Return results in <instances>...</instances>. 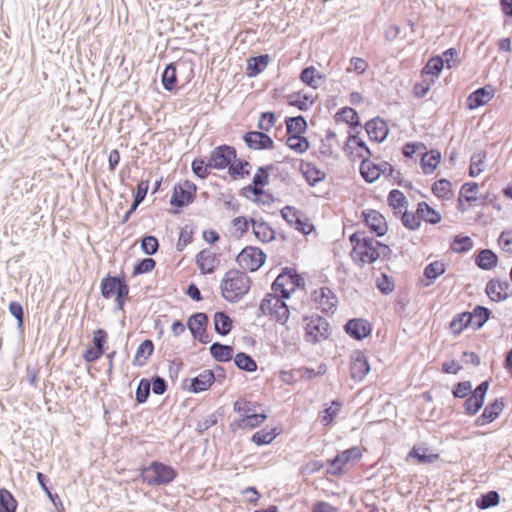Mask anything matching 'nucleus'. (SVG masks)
I'll return each instance as SVG.
<instances>
[{
  "instance_id": "nucleus-1",
  "label": "nucleus",
  "mask_w": 512,
  "mask_h": 512,
  "mask_svg": "<svg viewBox=\"0 0 512 512\" xmlns=\"http://www.w3.org/2000/svg\"><path fill=\"white\" fill-rule=\"evenodd\" d=\"M251 283V278L244 271L230 269L221 280V295L226 301L236 303L249 292Z\"/></svg>"
},
{
  "instance_id": "nucleus-2",
  "label": "nucleus",
  "mask_w": 512,
  "mask_h": 512,
  "mask_svg": "<svg viewBox=\"0 0 512 512\" xmlns=\"http://www.w3.org/2000/svg\"><path fill=\"white\" fill-rule=\"evenodd\" d=\"M139 477L148 486H166L178 477V471L169 464L153 460L140 468Z\"/></svg>"
},
{
  "instance_id": "nucleus-3",
  "label": "nucleus",
  "mask_w": 512,
  "mask_h": 512,
  "mask_svg": "<svg viewBox=\"0 0 512 512\" xmlns=\"http://www.w3.org/2000/svg\"><path fill=\"white\" fill-rule=\"evenodd\" d=\"M303 321L305 322L304 339L308 343L316 345L330 337L331 327L323 316L319 314L304 316Z\"/></svg>"
},
{
  "instance_id": "nucleus-4",
  "label": "nucleus",
  "mask_w": 512,
  "mask_h": 512,
  "mask_svg": "<svg viewBox=\"0 0 512 512\" xmlns=\"http://www.w3.org/2000/svg\"><path fill=\"white\" fill-rule=\"evenodd\" d=\"M197 186L190 180L174 185L170 198L172 213L179 214L184 207L192 204L196 199Z\"/></svg>"
},
{
  "instance_id": "nucleus-5",
  "label": "nucleus",
  "mask_w": 512,
  "mask_h": 512,
  "mask_svg": "<svg viewBox=\"0 0 512 512\" xmlns=\"http://www.w3.org/2000/svg\"><path fill=\"white\" fill-rule=\"evenodd\" d=\"M129 292L130 286L124 271L117 275L108 273L100 281V294L104 299H111L117 295Z\"/></svg>"
},
{
  "instance_id": "nucleus-6",
  "label": "nucleus",
  "mask_w": 512,
  "mask_h": 512,
  "mask_svg": "<svg viewBox=\"0 0 512 512\" xmlns=\"http://www.w3.org/2000/svg\"><path fill=\"white\" fill-rule=\"evenodd\" d=\"M362 457V451L358 446H353L343 451H338L337 454L327 460L329 468L326 470L327 474L335 477H340L344 474V466L351 461H358Z\"/></svg>"
},
{
  "instance_id": "nucleus-7",
  "label": "nucleus",
  "mask_w": 512,
  "mask_h": 512,
  "mask_svg": "<svg viewBox=\"0 0 512 512\" xmlns=\"http://www.w3.org/2000/svg\"><path fill=\"white\" fill-rule=\"evenodd\" d=\"M266 258L265 252L259 247L246 246L237 255L236 262L244 271L254 272L264 265Z\"/></svg>"
},
{
  "instance_id": "nucleus-8",
  "label": "nucleus",
  "mask_w": 512,
  "mask_h": 512,
  "mask_svg": "<svg viewBox=\"0 0 512 512\" xmlns=\"http://www.w3.org/2000/svg\"><path fill=\"white\" fill-rule=\"evenodd\" d=\"M372 237L363 238L361 244H358L355 249H352L350 256L354 262L359 266L365 263H374L380 258V252L377 248L376 242Z\"/></svg>"
},
{
  "instance_id": "nucleus-9",
  "label": "nucleus",
  "mask_w": 512,
  "mask_h": 512,
  "mask_svg": "<svg viewBox=\"0 0 512 512\" xmlns=\"http://www.w3.org/2000/svg\"><path fill=\"white\" fill-rule=\"evenodd\" d=\"M394 172L395 168L387 161L376 164L369 158L362 160L360 164L361 176L367 183H374L381 175L392 176Z\"/></svg>"
},
{
  "instance_id": "nucleus-10",
  "label": "nucleus",
  "mask_w": 512,
  "mask_h": 512,
  "mask_svg": "<svg viewBox=\"0 0 512 512\" xmlns=\"http://www.w3.org/2000/svg\"><path fill=\"white\" fill-rule=\"evenodd\" d=\"M236 148L228 144H221L214 147L209 155L210 167L216 170L228 169L236 156Z\"/></svg>"
},
{
  "instance_id": "nucleus-11",
  "label": "nucleus",
  "mask_w": 512,
  "mask_h": 512,
  "mask_svg": "<svg viewBox=\"0 0 512 512\" xmlns=\"http://www.w3.org/2000/svg\"><path fill=\"white\" fill-rule=\"evenodd\" d=\"M361 220L369 231L377 237H383L388 231V224L382 213L375 209H365L361 212Z\"/></svg>"
},
{
  "instance_id": "nucleus-12",
  "label": "nucleus",
  "mask_w": 512,
  "mask_h": 512,
  "mask_svg": "<svg viewBox=\"0 0 512 512\" xmlns=\"http://www.w3.org/2000/svg\"><path fill=\"white\" fill-rule=\"evenodd\" d=\"M280 214L287 224L298 232L308 235L312 231L313 226L307 229L308 219L301 210L293 206L286 205L280 210Z\"/></svg>"
},
{
  "instance_id": "nucleus-13",
  "label": "nucleus",
  "mask_w": 512,
  "mask_h": 512,
  "mask_svg": "<svg viewBox=\"0 0 512 512\" xmlns=\"http://www.w3.org/2000/svg\"><path fill=\"white\" fill-rule=\"evenodd\" d=\"M371 366L366 354L355 350L350 356V376L355 382H361L370 372Z\"/></svg>"
},
{
  "instance_id": "nucleus-14",
  "label": "nucleus",
  "mask_w": 512,
  "mask_h": 512,
  "mask_svg": "<svg viewBox=\"0 0 512 512\" xmlns=\"http://www.w3.org/2000/svg\"><path fill=\"white\" fill-rule=\"evenodd\" d=\"M344 332L356 341H362L372 333V324L364 318L349 319L343 326Z\"/></svg>"
},
{
  "instance_id": "nucleus-15",
  "label": "nucleus",
  "mask_w": 512,
  "mask_h": 512,
  "mask_svg": "<svg viewBox=\"0 0 512 512\" xmlns=\"http://www.w3.org/2000/svg\"><path fill=\"white\" fill-rule=\"evenodd\" d=\"M485 293L494 302H502L512 296V285L507 280L492 278L486 283Z\"/></svg>"
},
{
  "instance_id": "nucleus-16",
  "label": "nucleus",
  "mask_w": 512,
  "mask_h": 512,
  "mask_svg": "<svg viewBox=\"0 0 512 512\" xmlns=\"http://www.w3.org/2000/svg\"><path fill=\"white\" fill-rule=\"evenodd\" d=\"M245 145L252 150H268L274 147V141L265 131L250 130L243 134Z\"/></svg>"
},
{
  "instance_id": "nucleus-17",
  "label": "nucleus",
  "mask_w": 512,
  "mask_h": 512,
  "mask_svg": "<svg viewBox=\"0 0 512 512\" xmlns=\"http://www.w3.org/2000/svg\"><path fill=\"white\" fill-rule=\"evenodd\" d=\"M364 129L368 134L369 140L376 143L384 142L390 131L387 121L380 116L368 120L364 125Z\"/></svg>"
},
{
  "instance_id": "nucleus-18",
  "label": "nucleus",
  "mask_w": 512,
  "mask_h": 512,
  "mask_svg": "<svg viewBox=\"0 0 512 512\" xmlns=\"http://www.w3.org/2000/svg\"><path fill=\"white\" fill-rule=\"evenodd\" d=\"M268 418V415L265 411L262 412H254L252 414H243L240 415L238 419L233 420L229 424V429L231 432L235 433L237 430L244 429H254L259 427L262 423H264Z\"/></svg>"
},
{
  "instance_id": "nucleus-19",
  "label": "nucleus",
  "mask_w": 512,
  "mask_h": 512,
  "mask_svg": "<svg viewBox=\"0 0 512 512\" xmlns=\"http://www.w3.org/2000/svg\"><path fill=\"white\" fill-rule=\"evenodd\" d=\"M214 383V378L210 371L203 370L199 375L193 378L183 380L182 389L190 393H201L208 390Z\"/></svg>"
},
{
  "instance_id": "nucleus-20",
  "label": "nucleus",
  "mask_w": 512,
  "mask_h": 512,
  "mask_svg": "<svg viewBox=\"0 0 512 512\" xmlns=\"http://www.w3.org/2000/svg\"><path fill=\"white\" fill-rule=\"evenodd\" d=\"M505 407L504 398H495L490 401L483 409L482 413L476 418L477 427L485 426L496 420Z\"/></svg>"
},
{
  "instance_id": "nucleus-21",
  "label": "nucleus",
  "mask_w": 512,
  "mask_h": 512,
  "mask_svg": "<svg viewBox=\"0 0 512 512\" xmlns=\"http://www.w3.org/2000/svg\"><path fill=\"white\" fill-rule=\"evenodd\" d=\"M495 90L491 85L479 87L471 92L465 101L468 110H475L487 104L494 97Z\"/></svg>"
},
{
  "instance_id": "nucleus-22",
  "label": "nucleus",
  "mask_w": 512,
  "mask_h": 512,
  "mask_svg": "<svg viewBox=\"0 0 512 512\" xmlns=\"http://www.w3.org/2000/svg\"><path fill=\"white\" fill-rule=\"evenodd\" d=\"M315 301L325 314H334L338 304V298L329 287H321L313 292Z\"/></svg>"
},
{
  "instance_id": "nucleus-23",
  "label": "nucleus",
  "mask_w": 512,
  "mask_h": 512,
  "mask_svg": "<svg viewBox=\"0 0 512 512\" xmlns=\"http://www.w3.org/2000/svg\"><path fill=\"white\" fill-rule=\"evenodd\" d=\"M286 299L275 295V299L270 304L269 316L278 324L286 325L290 317V308L285 302ZM285 330L289 331V327L285 326Z\"/></svg>"
},
{
  "instance_id": "nucleus-24",
  "label": "nucleus",
  "mask_w": 512,
  "mask_h": 512,
  "mask_svg": "<svg viewBox=\"0 0 512 512\" xmlns=\"http://www.w3.org/2000/svg\"><path fill=\"white\" fill-rule=\"evenodd\" d=\"M195 264L199 268L201 274H212L215 272L219 260L217 255L209 249H202L195 257Z\"/></svg>"
},
{
  "instance_id": "nucleus-25",
  "label": "nucleus",
  "mask_w": 512,
  "mask_h": 512,
  "mask_svg": "<svg viewBox=\"0 0 512 512\" xmlns=\"http://www.w3.org/2000/svg\"><path fill=\"white\" fill-rule=\"evenodd\" d=\"M252 232L255 238L263 243H269L276 239L275 229L265 220L250 218Z\"/></svg>"
},
{
  "instance_id": "nucleus-26",
  "label": "nucleus",
  "mask_w": 512,
  "mask_h": 512,
  "mask_svg": "<svg viewBox=\"0 0 512 512\" xmlns=\"http://www.w3.org/2000/svg\"><path fill=\"white\" fill-rule=\"evenodd\" d=\"M498 255L489 248L479 249L475 254V265L484 271H490L498 265Z\"/></svg>"
},
{
  "instance_id": "nucleus-27",
  "label": "nucleus",
  "mask_w": 512,
  "mask_h": 512,
  "mask_svg": "<svg viewBox=\"0 0 512 512\" xmlns=\"http://www.w3.org/2000/svg\"><path fill=\"white\" fill-rule=\"evenodd\" d=\"M335 122H343L349 126V131L353 132L361 126V120L358 112L349 106L340 108L334 115Z\"/></svg>"
},
{
  "instance_id": "nucleus-28",
  "label": "nucleus",
  "mask_w": 512,
  "mask_h": 512,
  "mask_svg": "<svg viewBox=\"0 0 512 512\" xmlns=\"http://www.w3.org/2000/svg\"><path fill=\"white\" fill-rule=\"evenodd\" d=\"M289 106L296 107L300 111H308L315 103L313 96L303 90L292 92L286 96Z\"/></svg>"
},
{
  "instance_id": "nucleus-29",
  "label": "nucleus",
  "mask_w": 512,
  "mask_h": 512,
  "mask_svg": "<svg viewBox=\"0 0 512 512\" xmlns=\"http://www.w3.org/2000/svg\"><path fill=\"white\" fill-rule=\"evenodd\" d=\"M209 324V317L204 312H195L187 318L186 326L192 338H198L199 333L205 332Z\"/></svg>"
},
{
  "instance_id": "nucleus-30",
  "label": "nucleus",
  "mask_w": 512,
  "mask_h": 512,
  "mask_svg": "<svg viewBox=\"0 0 512 512\" xmlns=\"http://www.w3.org/2000/svg\"><path fill=\"white\" fill-rule=\"evenodd\" d=\"M446 271V264L443 261L436 260L427 264L423 270L424 279L421 280L424 287H429L436 279Z\"/></svg>"
},
{
  "instance_id": "nucleus-31",
  "label": "nucleus",
  "mask_w": 512,
  "mask_h": 512,
  "mask_svg": "<svg viewBox=\"0 0 512 512\" xmlns=\"http://www.w3.org/2000/svg\"><path fill=\"white\" fill-rule=\"evenodd\" d=\"M270 60L271 58L269 54H259L249 57L247 59L245 74L250 78L258 76L265 70Z\"/></svg>"
},
{
  "instance_id": "nucleus-32",
  "label": "nucleus",
  "mask_w": 512,
  "mask_h": 512,
  "mask_svg": "<svg viewBox=\"0 0 512 512\" xmlns=\"http://www.w3.org/2000/svg\"><path fill=\"white\" fill-rule=\"evenodd\" d=\"M300 172L311 187H315L318 183L326 179V173L310 162H303L300 167Z\"/></svg>"
},
{
  "instance_id": "nucleus-33",
  "label": "nucleus",
  "mask_w": 512,
  "mask_h": 512,
  "mask_svg": "<svg viewBox=\"0 0 512 512\" xmlns=\"http://www.w3.org/2000/svg\"><path fill=\"white\" fill-rule=\"evenodd\" d=\"M342 407V402L339 399H334L330 405L324 404V408L318 414V420L324 427L331 426L336 417L338 416Z\"/></svg>"
},
{
  "instance_id": "nucleus-34",
  "label": "nucleus",
  "mask_w": 512,
  "mask_h": 512,
  "mask_svg": "<svg viewBox=\"0 0 512 512\" xmlns=\"http://www.w3.org/2000/svg\"><path fill=\"white\" fill-rule=\"evenodd\" d=\"M324 78L325 76L320 73L313 65L304 67L299 75L300 81L313 89L319 88V81L324 80Z\"/></svg>"
},
{
  "instance_id": "nucleus-35",
  "label": "nucleus",
  "mask_w": 512,
  "mask_h": 512,
  "mask_svg": "<svg viewBox=\"0 0 512 512\" xmlns=\"http://www.w3.org/2000/svg\"><path fill=\"white\" fill-rule=\"evenodd\" d=\"M471 317V324L473 330L481 329L492 316V311L482 305H476L472 311H468Z\"/></svg>"
},
{
  "instance_id": "nucleus-36",
  "label": "nucleus",
  "mask_w": 512,
  "mask_h": 512,
  "mask_svg": "<svg viewBox=\"0 0 512 512\" xmlns=\"http://www.w3.org/2000/svg\"><path fill=\"white\" fill-rule=\"evenodd\" d=\"M214 330L220 336L228 335L233 329V319L224 311H217L213 316Z\"/></svg>"
},
{
  "instance_id": "nucleus-37",
  "label": "nucleus",
  "mask_w": 512,
  "mask_h": 512,
  "mask_svg": "<svg viewBox=\"0 0 512 512\" xmlns=\"http://www.w3.org/2000/svg\"><path fill=\"white\" fill-rule=\"evenodd\" d=\"M211 357L217 362H229L233 358V346L214 342L209 347Z\"/></svg>"
},
{
  "instance_id": "nucleus-38",
  "label": "nucleus",
  "mask_w": 512,
  "mask_h": 512,
  "mask_svg": "<svg viewBox=\"0 0 512 512\" xmlns=\"http://www.w3.org/2000/svg\"><path fill=\"white\" fill-rule=\"evenodd\" d=\"M441 162V152L438 149H431L426 152L420 160V166L425 175H430Z\"/></svg>"
},
{
  "instance_id": "nucleus-39",
  "label": "nucleus",
  "mask_w": 512,
  "mask_h": 512,
  "mask_svg": "<svg viewBox=\"0 0 512 512\" xmlns=\"http://www.w3.org/2000/svg\"><path fill=\"white\" fill-rule=\"evenodd\" d=\"M155 349L154 342L151 339L143 340L136 349L133 359L134 366H143L151 357Z\"/></svg>"
},
{
  "instance_id": "nucleus-40",
  "label": "nucleus",
  "mask_w": 512,
  "mask_h": 512,
  "mask_svg": "<svg viewBox=\"0 0 512 512\" xmlns=\"http://www.w3.org/2000/svg\"><path fill=\"white\" fill-rule=\"evenodd\" d=\"M281 433V430L277 427L273 428H263L261 430L256 431L252 437L251 441L257 446H264L272 443Z\"/></svg>"
},
{
  "instance_id": "nucleus-41",
  "label": "nucleus",
  "mask_w": 512,
  "mask_h": 512,
  "mask_svg": "<svg viewBox=\"0 0 512 512\" xmlns=\"http://www.w3.org/2000/svg\"><path fill=\"white\" fill-rule=\"evenodd\" d=\"M285 125L287 135L305 134L308 130V123L303 115L286 117Z\"/></svg>"
},
{
  "instance_id": "nucleus-42",
  "label": "nucleus",
  "mask_w": 512,
  "mask_h": 512,
  "mask_svg": "<svg viewBox=\"0 0 512 512\" xmlns=\"http://www.w3.org/2000/svg\"><path fill=\"white\" fill-rule=\"evenodd\" d=\"M36 478L40 487L45 491L46 495L48 496L49 500L51 501L57 512H64V506L62 504L60 496L57 493H53L52 488L48 486L49 478L41 472H37Z\"/></svg>"
},
{
  "instance_id": "nucleus-43",
  "label": "nucleus",
  "mask_w": 512,
  "mask_h": 512,
  "mask_svg": "<svg viewBox=\"0 0 512 512\" xmlns=\"http://www.w3.org/2000/svg\"><path fill=\"white\" fill-rule=\"evenodd\" d=\"M161 83L166 91L172 92L178 84L176 63H168L161 74Z\"/></svg>"
},
{
  "instance_id": "nucleus-44",
  "label": "nucleus",
  "mask_w": 512,
  "mask_h": 512,
  "mask_svg": "<svg viewBox=\"0 0 512 512\" xmlns=\"http://www.w3.org/2000/svg\"><path fill=\"white\" fill-rule=\"evenodd\" d=\"M407 458H414L420 464H431L439 459V454L432 452L429 448L414 446L408 452Z\"/></svg>"
},
{
  "instance_id": "nucleus-45",
  "label": "nucleus",
  "mask_w": 512,
  "mask_h": 512,
  "mask_svg": "<svg viewBox=\"0 0 512 512\" xmlns=\"http://www.w3.org/2000/svg\"><path fill=\"white\" fill-rule=\"evenodd\" d=\"M418 214L421 216V222L425 221L428 224L436 225L441 222V214L430 206L427 202L422 201L418 204Z\"/></svg>"
},
{
  "instance_id": "nucleus-46",
  "label": "nucleus",
  "mask_w": 512,
  "mask_h": 512,
  "mask_svg": "<svg viewBox=\"0 0 512 512\" xmlns=\"http://www.w3.org/2000/svg\"><path fill=\"white\" fill-rule=\"evenodd\" d=\"M250 167V163L247 160L237 158L236 155L228 168V174L232 179H243L250 174Z\"/></svg>"
},
{
  "instance_id": "nucleus-47",
  "label": "nucleus",
  "mask_w": 512,
  "mask_h": 512,
  "mask_svg": "<svg viewBox=\"0 0 512 512\" xmlns=\"http://www.w3.org/2000/svg\"><path fill=\"white\" fill-rule=\"evenodd\" d=\"M449 327L453 335H460L468 327L472 328L471 317L468 311L456 314L449 323Z\"/></svg>"
},
{
  "instance_id": "nucleus-48",
  "label": "nucleus",
  "mask_w": 512,
  "mask_h": 512,
  "mask_svg": "<svg viewBox=\"0 0 512 512\" xmlns=\"http://www.w3.org/2000/svg\"><path fill=\"white\" fill-rule=\"evenodd\" d=\"M500 503V494L496 490H490L488 492L480 494L475 500V505L479 510H487L498 506Z\"/></svg>"
},
{
  "instance_id": "nucleus-49",
  "label": "nucleus",
  "mask_w": 512,
  "mask_h": 512,
  "mask_svg": "<svg viewBox=\"0 0 512 512\" xmlns=\"http://www.w3.org/2000/svg\"><path fill=\"white\" fill-rule=\"evenodd\" d=\"M232 360L234 361L235 366L241 371L252 373L257 370L256 361L246 352L236 353Z\"/></svg>"
},
{
  "instance_id": "nucleus-50",
  "label": "nucleus",
  "mask_w": 512,
  "mask_h": 512,
  "mask_svg": "<svg viewBox=\"0 0 512 512\" xmlns=\"http://www.w3.org/2000/svg\"><path fill=\"white\" fill-rule=\"evenodd\" d=\"M474 242L470 236L458 234L451 238L450 249L454 253L462 254L470 251Z\"/></svg>"
},
{
  "instance_id": "nucleus-51",
  "label": "nucleus",
  "mask_w": 512,
  "mask_h": 512,
  "mask_svg": "<svg viewBox=\"0 0 512 512\" xmlns=\"http://www.w3.org/2000/svg\"><path fill=\"white\" fill-rule=\"evenodd\" d=\"M431 190L440 199L450 200L453 197L452 184L446 178L435 181L431 186Z\"/></svg>"
},
{
  "instance_id": "nucleus-52",
  "label": "nucleus",
  "mask_w": 512,
  "mask_h": 512,
  "mask_svg": "<svg viewBox=\"0 0 512 512\" xmlns=\"http://www.w3.org/2000/svg\"><path fill=\"white\" fill-rule=\"evenodd\" d=\"M388 205L394 210L395 217L399 216V211L408 205L406 196L399 189H392L387 196Z\"/></svg>"
},
{
  "instance_id": "nucleus-53",
  "label": "nucleus",
  "mask_w": 512,
  "mask_h": 512,
  "mask_svg": "<svg viewBox=\"0 0 512 512\" xmlns=\"http://www.w3.org/2000/svg\"><path fill=\"white\" fill-rule=\"evenodd\" d=\"M274 169H276V166L273 164L258 167L252 178V184L258 189H264L269 184L270 172Z\"/></svg>"
},
{
  "instance_id": "nucleus-54",
  "label": "nucleus",
  "mask_w": 512,
  "mask_h": 512,
  "mask_svg": "<svg viewBox=\"0 0 512 512\" xmlns=\"http://www.w3.org/2000/svg\"><path fill=\"white\" fill-rule=\"evenodd\" d=\"M402 225L411 231L418 230L421 226V216L418 214V208L415 212L405 210L404 212L399 211V216Z\"/></svg>"
},
{
  "instance_id": "nucleus-55",
  "label": "nucleus",
  "mask_w": 512,
  "mask_h": 512,
  "mask_svg": "<svg viewBox=\"0 0 512 512\" xmlns=\"http://www.w3.org/2000/svg\"><path fill=\"white\" fill-rule=\"evenodd\" d=\"M286 145L299 154L305 153L310 148V142L304 134L288 135Z\"/></svg>"
},
{
  "instance_id": "nucleus-56",
  "label": "nucleus",
  "mask_w": 512,
  "mask_h": 512,
  "mask_svg": "<svg viewBox=\"0 0 512 512\" xmlns=\"http://www.w3.org/2000/svg\"><path fill=\"white\" fill-rule=\"evenodd\" d=\"M444 67V61L440 57V55H434L427 61L425 66L422 68L421 74L423 76L431 75L434 78H438Z\"/></svg>"
},
{
  "instance_id": "nucleus-57",
  "label": "nucleus",
  "mask_w": 512,
  "mask_h": 512,
  "mask_svg": "<svg viewBox=\"0 0 512 512\" xmlns=\"http://www.w3.org/2000/svg\"><path fill=\"white\" fill-rule=\"evenodd\" d=\"M280 273L285 274L284 281L286 282V285H290V290L292 293L298 289L303 288L305 286L304 278L293 268L290 267H284L281 269Z\"/></svg>"
},
{
  "instance_id": "nucleus-58",
  "label": "nucleus",
  "mask_w": 512,
  "mask_h": 512,
  "mask_svg": "<svg viewBox=\"0 0 512 512\" xmlns=\"http://www.w3.org/2000/svg\"><path fill=\"white\" fill-rule=\"evenodd\" d=\"M18 501L6 488H0V512H16Z\"/></svg>"
},
{
  "instance_id": "nucleus-59",
  "label": "nucleus",
  "mask_w": 512,
  "mask_h": 512,
  "mask_svg": "<svg viewBox=\"0 0 512 512\" xmlns=\"http://www.w3.org/2000/svg\"><path fill=\"white\" fill-rule=\"evenodd\" d=\"M8 311L17 321V330L20 334H23L25 331V314L22 304L18 301H11L8 305Z\"/></svg>"
},
{
  "instance_id": "nucleus-60",
  "label": "nucleus",
  "mask_w": 512,
  "mask_h": 512,
  "mask_svg": "<svg viewBox=\"0 0 512 512\" xmlns=\"http://www.w3.org/2000/svg\"><path fill=\"white\" fill-rule=\"evenodd\" d=\"M140 248L145 255L152 256L159 251L160 243L156 236L147 234L140 239Z\"/></svg>"
},
{
  "instance_id": "nucleus-61",
  "label": "nucleus",
  "mask_w": 512,
  "mask_h": 512,
  "mask_svg": "<svg viewBox=\"0 0 512 512\" xmlns=\"http://www.w3.org/2000/svg\"><path fill=\"white\" fill-rule=\"evenodd\" d=\"M261 404L256 401H249L244 398H239L233 403V410L240 415L252 414L257 412V408H260Z\"/></svg>"
},
{
  "instance_id": "nucleus-62",
  "label": "nucleus",
  "mask_w": 512,
  "mask_h": 512,
  "mask_svg": "<svg viewBox=\"0 0 512 512\" xmlns=\"http://www.w3.org/2000/svg\"><path fill=\"white\" fill-rule=\"evenodd\" d=\"M463 403L464 413L468 416L476 415L483 407L485 401L483 398H479L475 394L471 393Z\"/></svg>"
},
{
  "instance_id": "nucleus-63",
  "label": "nucleus",
  "mask_w": 512,
  "mask_h": 512,
  "mask_svg": "<svg viewBox=\"0 0 512 512\" xmlns=\"http://www.w3.org/2000/svg\"><path fill=\"white\" fill-rule=\"evenodd\" d=\"M209 169H212L209 159L206 161L204 157H196L191 163L193 174L200 179H206L209 176Z\"/></svg>"
},
{
  "instance_id": "nucleus-64",
  "label": "nucleus",
  "mask_w": 512,
  "mask_h": 512,
  "mask_svg": "<svg viewBox=\"0 0 512 512\" xmlns=\"http://www.w3.org/2000/svg\"><path fill=\"white\" fill-rule=\"evenodd\" d=\"M151 392V383L148 378H141L138 382L135 391V401L137 404H144L147 402Z\"/></svg>"
}]
</instances>
